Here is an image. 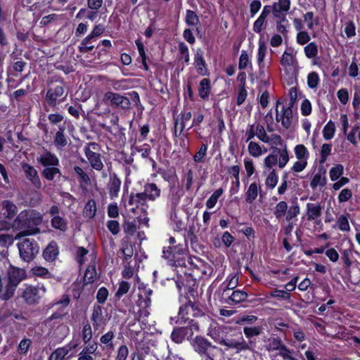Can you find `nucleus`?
<instances>
[{"mask_svg":"<svg viewBox=\"0 0 360 360\" xmlns=\"http://www.w3.org/2000/svg\"><path fill=\"white\" fill-rule=\"evenodd\" d=\"M31 345V340L30 339L22 340L18 347V352L20 354H25L27 353L29 347Z\"/></svg>","mask_w":360,"mask_h":360,"instance_id":"62","label":"nucleus"},{"mask_svg":"<svg viewBox=\"0 0 360 360\" xmlns=\"http://www.w3.org/2000/svg\"><path fill=\"white\" fill-rule=\"evenodd\" d=\"M115 337L114 333L112 331H108L105 334L103 335L101 338L100 341L101 343L106 345L107 346H109L110 347H113L112 345V340Z\"/></svg>","mask_w":360,"mask_h":360,"instance_id":"57","label":"nucleus"},{"mask_svg":"<svg viewBox=\"0 0 360 360\" xmlns=\"http://www.w3.org/2000/svg\"><path fill=\"white\" fill-rule=\"evenodd\" d=\"M310 36L306 31H300L297 33L296 40L300 45H304L310 41Z\"/></svg>","mask_w":360,"mask_h":360,"instance_id":"63","label":"nucleus"},{"mask_svg":"<svg viewBox=\"0 0 360 360\" xmlns=\"http://www.w3.org/2000/svg\"><path fill=\"white\" fill-rule=\"evenodd\" d=\"M192 117L191 112H185L181 114L180 120L176 119L174 124V134L176 137H179L185 128V122L191 120Z\"/></svg>","mask_w":360,"mask_h":360,"instance_id":"17","label":"nucleus"},{"mask_svg":"<svg viewBox=\"0 0 360 360\" xmlns=\"http://www.w3.org/2000/svg\"><path fill=\"white\" fill-rule=\"evenodd\" d=\"M65 130L64 125L59 126L58 130L55 134L53 143L57 148L62 149L68 145V138L65 135Z\"/></svg>","mask_w":360,"mask_h":360,"instance_id":"19","label":"nucleus"},{"mask_svg":"<svg viewBox=\"0 0 360 360\" xmlns=\"http://www.w3.org/2000/svg\"><path fill=\"white\" fill-rule=\"evenodd\" d=\"M46 292V288L41 286H27L22 292V297L28 304H34L39 302V300Z\"/></svg>","mask_w":360,"mask_h":360,"instance_id":"9","label":"nucleus"},{"mask_svg":"<svg viewBox=\"0 0 360 360\" xmlns=\"http://www.w3.org/2000/svg\"><path fill=\"white\" fill-rule=\"evenodd\" d=\"M295 58L292 53L285 51L282 56L281 63L283 66H290L293 64Z\"/></svg>","mask_w":360,"mask_h":360,"instance_id":"59","label":"nucleus"},{"mask_svg":"<svg viewBox=\"0 0 360 360\" xmlns=\"http://www.w3.org/2000/svg\"><path fill=\"white\" fill-rule=\"evenodd\" d=\"M128 355V347L126 345H122L117 349V354L115 360H126Z\"/></svg>","mask_w":360,"mask_h":360,"instance_id":"64","label":"nucleus"},{"mask_svg":"<svg viewBox=\"0 0 360 360\" xmlns=\"http://www.w3.org/2000/svg\"><path fill=\"white\" fill-rule=\"evenodd\" d=\"M304 53L309 58H312L318 54V47L314 42L309 43L304 47Z\"/></svg>","mask_w":360,"mask_h":360,"instance_id":"47","label":"nucleus"},{"mask_svg":"<svg viewBox=\"0 0 360 360\" xmlns=\"http://www.w3.org/2000/svg\"><path fill=\"white\" fill-rule=\"evenodd\" d=\"M22 169L26 178L32 182L33 186L37 188H41V184L37 171L32 166L26 163L22 164Z\"/></svg>","mask_w":360,"mask_h":360,"instance_id":"14","label":"nucleus"},{"mask_svg":"<svg viewBox=\"0 0 360 360\" xmlns=\"http://www.w3.org/2000/svg\"><path fill=\"white\" fill-rule=\"evenodd\" d=\"M184 330L183 328H181V327L175 328L172 334H171V339L173 342L177 344L181 343L184 338H186Z\"/></svg>","mask_w":360,"mask_h":360,"instance_id":"37","label":"nucleus"},{"mask_svg":"<svg viewBox=\"0 0 360 360\" xmlns=\"http://www.w3.org/2000/svg\"><path fill=\"white\" fill-rule=\"evenodd\" d=\"M51 226L56 229L64 231L67 229V222L60 216H54L51 221Z\"/></svg>","mask_w":360,"mask_h":360,"instance_id":"34","label":"nucleus"},{"mask_svg":"<svg viewBox=\"0 0 360 360\" xmlns=\"http://www.w3.org/2000/svg\"><path fill=\"white\" fill-rule=\"evenodd\" d=\"M307 217L309 221H316L321 215V206L320 204H307Z\"/></svg>","mask_w":360,"mask_h":360,"instance_id":"21","label":"nucleus"},{"mask_svg":"<svg viewBox=\"0 0 360 360\" xmlns=\"http://www.w3.org/2000/svg\"><path fill=\"white\" fill-rule=\"evenodd\" d=\"M41 222L42 216L39 212L32 209L21 211L12 223L13 229L20 230L15 239L39 233L40 230L37 226Z\"/></svg>","mask_w":360,"mask_h":360,"instance_id":"1","label":"nucleus"},{"mask_svg":"<svg viewBox=\"0 0 360 360\" xmlns=\"http://www.w3.org/2000/svg\"><path fill=\"white\" fill-rule=\"evenodd\" d=\"M207 146L202 143L198 151L195 153L193 159L195 162H201L207 153Z\"/></svg>","mask_w":360,"mask_h":360,"instance_id":"60","label":"nucleus"},{"mask_svg":"<svg viewBox=\"0 0 360 360\" xmlns=\"http://www.w3.org/2000/svg\"><path fill=\"white\" fill-rule=\"evenodd\" d=\"M96 201L91 199L87 201L83 209V216L84 218L91 219L94 218L96 214Z\"/></svg>","mask_w":360,"mask_h":360,"instance_id":"25","label":"nucleus"},{"mask_svg":"<svg viewBox=\"0 0 360 360\" xmlns=\"http://www.w3.org/2000/svg\"><path fill=\"white\" fill-rule=\"evenodd\" d=\"M270 296L272 297L278 298V300H290V295L287 291L283 290H274L271 292Z\"/></svg>","mask_w":360,"mask_h":360,"instance_id":"51","label":"nucleus"},{"mask_svg":"<svg viewBox=\"0 0 360 360\" xmlns=\"http://www.w3.org/2000/svg\"><path fill=\"white\" fill-rule=\"evenodd\" d=\"M259 188H260L259 185L256 182H253L250 185L245 193V200L247 202L252 203L257 198Z\"/></svg>","mask_w":360,"mask_h":360,"instance_id":"28","label":"nucleus"},{"mask_svg":"<svg viewBox=\"0 0 360 360\" xmlns=\"http://www.w3.org/2000/svg\"><path fill=\"white\" fill-rule=\"evenodd\" d=\"M120 185L121 181L116 175H114L110 178L109 184V194L112 198L117 196Z\"/></svg>","mask_w":360,"mask_h":360,"instance_id":"30","label":"nucleus"},{"mask_svg":"<svg viewBox=\"0 0 360 360\" xmlns=\"http://www.w3.org/2000/svg\"><path fill=\"white\" fill-rule=\"evenodd\" d=\"M288 205L285 201L279 202L275 207L274 215L277 219L281 218L287 212Z\"/></svg>","mask_w":360,"mask_h":360,"instance_id":"45","label":"nucleus"},{"mask_svg":"<svg viewBox=\"0 0 360 360\" xmlns=\"http://www.w3.org/2000/svg\"><path fill=\"white\" fill-rule=\"evenodd\" d=\"M278 182V177L274 170L271 172L267 176L265 181V184L267 187L272 189L274 188Z\"/></svg>","mask_w":360,"mask_h":360,"instance_id":"53","label":"nucleus"},{"mask_svg":"<svg viewBox=\"0 0 360 360\" xmlns=\"http://www.w3.org/2000/svg\"><path fill=\"white\" fill-rule=\"evenodd\" d=\"M267 51V47L264 41H259V49H258V54H257V62L259 67L262 66V64L264 61V58L265 57L266 53Z\"/></svg>","mask_w":360,"mask_h":360,"instance_id":"46","label":"nucleus"},{"mask_svg":"<svg viewBox=\"0 0 360 360\" xmlns=\"http://www.w3.org/2000/svg\"><path fill=\"white\" fill-rule=\"evenodd\" d=\"M38 161L44 166H56L59 162L58 158L49 151L41 155L38 158Z\"/></svg>","mask_w":360,"mask_h":360,"instance_id":"23","label":"nucleus"},{"mask_svg":"<svg viewBox=\"0 0 360 360\" xmlns=\"http://www.w3.org/2000/svg\"><path fill=\"white\" fill-rule=\"evenodd\" d=\"M332 149V146L328 143L323 144L321 150V163L326 162L328 156L330 155Z\"/></svg>","mask_w":360,"mask_h":360,"instance_id":"61","label":"nucleus"},{"mask_svg":"<svg viewBox=\"0 0 360 360\" xmlns=\"http://www.w3.org/2000/svg\"><path fill=\"white\" fill-rule=\"evenodd\" d=\"M219 343L221 345H224L228 348L235 349L236 352H240L242 351L250 350L252 351L255 347V344L252 341L247 342L243 337L239 339L233 338H221L219 340Z\"/></svg>","mask_w":360,"mask_h":360,"instance_id":"8","label":"nucleus"},{"mask_svg":"<svg viewBox=\"0 0 360 360\" xmlns=\"http://www.w3.org/2000/svg\"><path fill=\"white\" fill-rule=\"evenodd\" d=\"M319 77L316 72H312L307 76V84L309 88L314 89L318 86Z\"/></svg>","mask_w":360,"mask_h":360,"instance_id":"54","label":"nucleus"},{"mask_svg":"<svg viewBox=\"0 0 360 360\" xmlns=\"http://www.w3.org/2000/svg\"><path fill=\"white\" fill-rule=\"evenodd\" d=\"M335 131V126L334 122L329 121L323 129V135L326 140L331 139Z\"/></svg>","mask_w":360,"mask_h":360,"instance_id":"40","label":"nucleus"},{"mask_svg":"<svg viewBox=\"0 0 360 360\" xmlns=\"http://www.w3.org/2000/svg\"><path fill=\"white\" fill-rule=\"evenodd\" d=\"M222 297L225 300V302L229 304H237L246 300L248 293L243 290H233L231 293L228 290H224Z\"/></svg>","mask_w":360,"mask_h":360,"instance_id":"13","label":"nucleus"},{"mask_svg":"<svg viewBox=\"0 0 360 360\" xmlns=\"http://www.w3.org/2000/svg\"><path fill=\"white\" fill-rule=\"evenodd\" d=\"M57 174H60V172L55 167H46L42 172V175L48 180H53Z\"/></svg>","mask_w":360,"mask_h":360,"instance_id":"48","label":"nucleus"},{"mask_svg":"<svg viewBox=\"0 0 360 360\" xmlns=\"http://www.w3.org/2000/svg\"><path fill=\"white\" fill-rule=\"evenodd\" d=\"M160 188L155 184H146L143 192L130 194L129 204L136 208L140 207L141 210H146L148 207L147 200L155 201L160 197Z\"/></svg>","mask_w":360,"mask_h":360,"instance_id":"3","label":"nucleus"},{"mask_svg":"<svg viewBox=\"0 0 360 360\" xmlns=\"http://www.w3.org/2000/svg\"><path fill=\"white\" fill-rule=\"evenodd\" d=\"M20 258L29 262L32 261L39 252V245L34 239L25 238L18 244Z\"/></svg>","mask_w":360,"mask_h":360,"instance_id":"5","label":"nucleus"},{"mask_svg":"<svg viewBox=\"0 0 360 360\" xmlns=\"http://www.w3.org/2000/svg\"><path fill=\"white\" fill-rule=\"evenodd\" d=\"M262 328L260 326L257 327H245L243 332L245 336L250 338L253 336H257L261 334Z\"/></svg>","mask_w":360,"mask_h":360,"instance_id":"49","label":"nucleus"},{"mask_svg":"<svg viewBox=\"0 0 360 360\" xmlns=\"http://www.w3.org/2000/svg\"><path fill=\"white\" fill-rule=\"evenodd\" d=\"M255 133H256V136L257 137L258 139H259L262 142H265V141H269L268 140V134H266V131H265V129L264 127L258 124L257 126H256V128H255Z\"/></svg>","mask_w":360,"mask_h":360,"instance_id":"50","label":"nucleus"},{"mask_svg":"<svg viewBox=\"0 0 360 360\" xmlns=\"http://www.w3.org/2000/svg\"><path fill=\"white\" fill-rule=\"evenodd\" d=\"M2 210H4V214L6 218H13L18 212L15 205L9 200H5L2 202Z\"/></svg>","mask_w":360,"mask_h":360,"instance_id":"29","label":"nucleus"},{"mask_svg":"<svg viewBox=\"0 0 360 360\" xmlns=\"http://www.w3.org/2000/svg\"><path fill=\"white\" fill-rule=\"evenodd\" d=\"M103 101L106 103H109L112 107L119 108L122 110L129 109L131 106V102L127 97L112 91L105 93Z\"/></svg>","mask_w":360,"mask_h":360,"instance_id":"7","label":"nucleus"},{"mask_svg":"<svg viewBox=\"0 0 360 360\" xmlns=\"http://www.w3.org/2000/svg\"><path fill=\"white\" fill-rule=\"evenodd\" d=\"M98 144L95 142L87 143L84 148V153L91 166L96 170L101 171L103 168V164L98 153Z\"/></svg>","mask_w":360,"mask_h":360,"instance_id":"6","label":"nucleus"},{"mask_svg":"<svg viewBox=\"0 0 360 360\" xmlns=\"http://www.w3.org/2000/svg\"><path fill=\"white\" fill-rule=\"evenodd\" d=\"M8 283L4 292L0 295L1 300H7L14 294L17 285L25 278V271L19 268L12 267L8 273Z\"/></svg>","mask_w":360,"mask_h":360,"instance_id":"4","label":"nucleus"},{"mask_svg":"<svg viewBox=\"0 0 360 360\" xmlns=\"http://www.w3.org/2000/svg\"><path fill=\"white\" fill-rule=\"evenodd\" d=\"M210 82L209 79H202L199 84L198 94L200 98L205 99L208 98L210 94Z\"/></svg>","mask_w":360,"mask_h":360,"instance_id":"33","label":"nucleus"},{"mask_svg":"<svg viewBox=\"0 0 360 360\" xmlns=\"http://www.w3.org/2000/svg\"><path fill=\"white\" fill-rule=\"evenodd\" d=\"M272 153L265 158L264 163L266 167L271 168L276 165L278 162L277 155L276 153H274V150H271Z\"/></svg>","mask_w":360,"mask_h":360,"instance_id":"58","label":"nucleus"},{"mask_svg":"<svg viewBox=\"0 0 360 360\" xmlns=\"http://www.w3.org/2000/svg\"><path fill=\"white\" fill-rule=\"evenodd\" d=\"M274 12V18H282L283 20L284 17H286L287 13L290 8V0H278L273 4Z\"/></svg>","mask_w":360,"mask_h":360,"instance_id":"15","label":"nucleus"},{"mask_svg":"<svg viewBox=\"0 0 360 360\" xmlns=\"http://www.w3.org/2000/svg\"><path fill=\"white\" fill-rule=\"evenodd\" d=\"M186 23L188 26H195L199 23V18L197 14L191 10L186 11Z\"/></svg>","mask_w":360,"mask_h":360,"instance_id":"42","label":"nucleus"},{"mask_svg":"<svg viewBox=\"0 0 360 360\" xmlns=\"http://www.w3.org/2000/svg\"><path fill=\"white\" fill-rule=\"evenodd\" d=\"M274 153H276L277 157L279 156L278 163L280 168H283L289 160L288 152L286 145L282 148H273Z\"/></svg>","mask_w":360,"mask_h":360,"instance_id":"24","label":"nucleus"},{"mask_svg":"<svg viewBox=\"0 0 360 360\" xmlns=\"http://www.w3.org/2000/svg\"><path fill=\"white\" fill-rule=\"evenodd\" d=\"M266 17L260 15L253 24V31L256 33H260L267 25Z\"/></svg>","mask_w":360,"mask_h":360,"instance_id":"38","label":"nucleus"},{"mask_svg":"<svg viewBox=\"0 0 360 360\" xmlns=\"http://www.w3.org/2000/svg\"><path fill=\"white\" fill-rule=\"evenodd\" d=\"M157 172L160 174L163 179L167 181H172L175 177V171L174 169H165L163 168H159L157 170Z\"/></svg>","mask_w":360,"mask_h":360,"instance_id":"43","label":"nucleus"},{"mask_svg":"<svg viewBox=\"0 0 360 360\" xmlns=\"http://www.w3.org/2000/svg\"><path fill=\"white\" fill-rule=\"evenodd\" d=\"M326 184V170H319L314 174L311 181L310 186L312 189L318 186L323 187Z\"/></svg>","mask_w":360,"mask_h":360,"instance_id":"26","label":"nucleus"},{"mask_svg":"<svg viewBox=\"0 0 360 360\" xmlns=\"http://www.w3.org/2000/svg\"><path fill=\"white\" fill-rule=\"evenodd\" d=\"M265 348L269 352H277L278 355L283 358L287 357L288 353H291V351L285 345L283 340L279 337L269 338L266 341Z\"/></svg>","mask_w":360,"mask_h":360,"instance_id":"10","label":"nucleus"},{"mask_svg":"<svg viewBox=\"0 0 360 360\" xmlns=\"http://www.w3.org/2000/svg\"><path fill=\"white\" fill-rule=\"evenodd\" d=\"M291 107H282V126L285 129H289L292 122V110Z\"/></svg>","mask_w":360,"mask_h":360,"instance_id":"27","label":"nucleus"},{"mask_svg":"<svg viewBox=\"0 0 360 360\" xmlns=\"http://www.w3.org/2000/svg\"><path fill=\"white\" fill-rule=\"evenodd\" d=\"M223 189L219 188L216 190L212 195L209 198V199L206 202V206L207 208L211 209L215 206L217 204L219 198L222 195Z\"/></svg>","mask_w":360,"mask_h":360,"instance_id":"41","label":"nucleus"},{"mask_svg":"<svg viewBox=\"0 0 360 360\" xmlns=\"http://www.w3.org/2000/svg\"><path fill=\"white\" fill-rule=\"evenodd\" d=\"M248 150L250 155L254 158H258L262 155L263 153H266L267 149L264 148L263 151L262 146L258 143L251 141L249 142Z\"/></svg>","mask_w":360,"mask_h":360,"instance_id":"31","label":"nucleus"},{"mask_svg":"<svg viewBox=\"0 0 360 360\" xmlns=\"http://www.w3.org/2000/svg\"><path fill=\"white\" fill-rule=\"evenodd\" d=\"M295 153L297 158L299 160H307V158L309 155L307 148L302 144H299L295 146Z\"/></svg>","mask_w":360,"mask_h":360,"instance_id":"44","label":"nucleus"},{"mask_svg":"<svg viewBox=\"0 0 360 360\" xmlns=\"http://www.w3.org/2000/svg\"><path fill=\"white\" fill-rule=\"evenodd\" d=\"M194 61L197 68V72L201 75H205L207 73L206 64L203 58V51L201 49L196 51Z\"/></svg>","mask_w":360,"mask_h":360,"instance_id":"22","label":"nucleus"},{"mask_svg":"<svg viewBox=\"0 0 360 360\" xmlns=\"http://www.w3.org/2000/svg\"><path fill=\"white\" fill-rule=\"evenodd\" d=\"M92 329L89 323H86L84 326L82 330V340L84 343H87L92 338Z\"/></svg>","mask_w":360,"mask_h":360,"instance_id":"55","label":"nucleus"},{"mask_svg":"<svg viewBox=\"0 0 360 360\" xmlns=\"http://www.w3.org/2000/svg\"><path fill=\"white\" fill-rule=\"evenodd\" d=\"M269 141H265L264 143H269L271 146V150L273 148H277V146L284 147V142L282 139L281 136L276 134H273L271 136H268Z\"/></svg>","mask_w":360,"mask_h":360,"instance_id":"36","label":"nucleus"},{"mask_svg":"<svg viewBox=\"0 0 360 360\" xmlns=\"http://www.w3.org/2000/svg\"><path fill=\"white\" fill-rule=\"evenodd\" d=\"M195 309L193 304H189L182 306L179 309L176 323L181 325V328L184 330L187 339L191 338L193 334L199 331V321L191 318V315L195 316Z\"/></svg>","mask_w":360,"mask_h":360,"instance_id":"2","label":"nucleus"},{"mask_svg":"<svg viewBox=\"0 0 360 360\" xmlns=\"http://www.w3.org/2000/svg\"><path fill=\"white\" fill-rule=\"evenodd\" d=\"M96 271L94 267L92 268H88L84 274V285H87L89 283H91L94 281V279L96 278Z\"/></svg>","mask_w":360,"mask_h":360,"instance_id":"52","label":"nucleus"},{"mask_svg":"<svg viewBox=\"0 0 360 360\" xmlns=\"http://www.w3.org/2000/svg\"><path fill=\"white\" fill-rule=\"evenodd\" d=\"M344 167L342 165L338 164L333 167L329 172L330 180L335 181L338 180L343 174Z\"/></svg>","mask_w":360,"mask_h":360,"instance_id":"39","label":"nucleus"},{"mask_svg":"<svg viewBox=\"0 0 360 360\" xmlns=\"http://www.w3.org/2000/svg\"><path fill=\"white\" fill-rule=\"evenodd\" d=\"M337 224L341 231H347L350 229L348 219L345 215H341L338 217Z\"/></svg>","mask_w":360,"mask_h":360,"instance_id":"56","label":"nucleus"},{"mask_svg":"<svg viewBox=\"0 0 360 360\" xmlns=\"http://www.w3.org/2000/svg\"><path fill=\"white\" fill-rule=\"evenodd\" d=\"M14 239L15 238H13V237L10 234L0 235V247L3 248L1 252H0V259L5 258V248L8 245H12Z\"/></svg>","mask_w":360,"mask_h":360,"instance_id":"32","label":"nucleus"},{"mask_svg":"<svg viewBox=\"0 0 360 360\" xmlns=\"http://www.w3.org/2000/svg\"><path fill=\"white\" fill-rule=\"evenodd\" d=\"M193 347L197 353L206 356L209 359L214 360L211 357V350L216 349L207 339L202 336H196L192 343Z\"/></svg>","mask_w":360,"mask_h":360,"instance_id":"11","label":"nucleus"},{"mask_svg":"<svg viewBox=\"0 0 360 360\" xmlns=\"http://www.w3.org/2000/svg\"><path fill=\"white\" fill-rule=\"evenodd\" d=\"M69 353V349L65 347L56 349L49 357L48 360H63Z\"/></svg>","mask_w":360,"mask_h":360,"instance_id":"35","label":"nucleus"},{"mask_svg":"<svg viewBox=\"0 0 360 360\" xmlns=\"http://www.w3.org/2000/svg\"><path fill=\"white\" fill-rule=\"evenodd\" d=\"M153 290L150 288H143L140 289L139 294L138 305L142 308H148L151 304L150 296Z\"/></svg>","mask_w":360,"mask_h":360,"instance_id":"18","label":"nucleus"},{"mask_svg":"<svg viewBox=\"0 0 360 360\" xmlns=\"http://www.w3.org/2000/svg\"><path fill=\"white\" fill-rule=\"evenodd\" d=\"M58 247L56 242H51L43 252L44 258L49 262L54 261L58 255Z\"/></svg>","mask_w":360,"mask_h":360,"instance_id":"20","label":"nucleus"},{"mask_svg":"<svg viewBox=\"0 0 360 360\" xmlns=\"http://www.w3.org/2000/svg\"><path fill=\"white\" fill-rule=\"evenodd\" d=\"M65 89L63 85H58L54 88H50L46 94V101L49 105L54 107L57 104V101H63L67 94L64 96Z\"/></svg>","mask_w":360,"mask_h":360,"instance_id":"12","label":"nucleus"},{"mask_svg":"<svg viewBox=\"0 0 360 360\" xmlns=\"http://www.w3.org/2000/svg\"><path fill=\"white\" fill-rule=\"evenodd\" d=\"M94 330H98L105 324V319L103 315V309L100 305L95 304L91 316Z\"/></svg>","mask_w":360,"mask_h":360,"instance_id":"16","label":"nucleus"}]
</instances>
